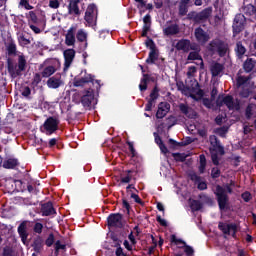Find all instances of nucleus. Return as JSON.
Instances as JSON below:
<instances>
[{"label":"nucleus","instance_id":"nucleus-1","mask_svg":"<svg viewBox=\"0 0 256 256\" xmlns=\"http://www.w3.org/2000/svg\"><path fill=\"white\" fill-rule=\"evenodd\" d=\"M6 63L7 71L9 75L12 77V79H17V77H21L22 72L25 71V69H27V59L23 54L18 56L17 66L13 64V60L11 58H8Z\"/></svg>","mask_w":256,"mask_h":256},{"label":"nucleus","instance_id":"nucleus-2","mask_svg":"<svg viewBox=\"0 0 256 256\" xmlns=\"http://www.w3.org/2000/svg\"><path fill=\"white\" fill-rule=\"evenodd\" d=\"M210 53H217L219 57H225L229 53V44L219 38L213 39L208 44Z\"/></svg>","mask_w":256,"mask_h":256},{"label":"nucleus","instance_id":"nucleus-3","mask_svg":"<svg viewBox=\"0 0 256 256\" xmlns=\"http://www.w3.org/2000/svg\"><path fill=\"white\" fill-rule=\"evenodd\" d=\"M212 13L213 9L211 7L205 8L200 12L190 11L187 14L186 19L188 21H192V23H195V25H199V23H205V21L211 17Z\"/></svg>","mask_w":256,"mask_h":256},{"label":"nucleus","instance_id":"nucleus-4","mask_svg":"<svg viewBox=\"0 0 256 256\" xmlns=\"http://www.w3.org/2000/svg\"><path fill=\"white\" fill-rule=\"evenodd\" d=\"M214 195L216 197L220 211H225V209H229V195L227 194V190L223 188V186L216 185Z\"/></svg>","mask_w":256,"mask_h":256},{"label":"nucleus","instance_id":"nucleus-5","mask_svg":"<svg viewBox=\"0 0 256 256\" xmlns=\"http://www.w3.org/2000/svg\"><path fill=\"white\" fill-rule=\"evenodd\" d=\"M59 123H61L59 118L50 116L45 120L44 124L40 128V131L48 136L53 135V133L59 131Z\"/></svg>","mask_w":256,"mask_h":256},{"label":"nucleus","instance_id":"nucleus-6","mask_svg":"<svg viewBox=\"0 0 256 256\" xmlns=\"http://www.w3.org/2000/svg\"><path fill=\"white\" fill-rule=\"evenodd\" d=\"M107 225L109 229H123V227H125V224L123 223V214L111 213L107 217Z\"/></svg>","mask_w":256,"mask_h":256},{"label":"nucleus","instance_id":"nucleus-7","mask_svg":"<svg viewBox=\"0 0 256 256\" xmlns=\"http://www.w3.org/2000/svg\"><path fill=\"white\" fill-rule=\"evenodd\" d=\"M216 103L218 107H223V105H226L229 111H239V109H241V104H239V102H235L231 95L224 96L222 100H217Z\"/></svg>","mask_w":256,"mask_h":256},{"label":"nucleus","instance_id":"nucleus-8","mask_svg":"<svg viewBox=\"0 0 256 256\" xmlns=\"http://www.w3.org/2000/svg\"><path fill=\"white\" fill-rule=\"evenodd\" d=\"M245 15L243 14H237L234 18L232 29H233V35L234 37H237L239 33L243 32L245 29Z\"/></svg>","mask_w":256,"mask_h":256},{"label":"nucleus","instance_id":"nucleus-9","mask_svg":"<svg viewBox=\"0 0 256 256\" xmlns=\"http://www.w3.org/2000/svg\"><path fill=\"white\" fill-rule=\"evenodd\" d=\"M171 242L175 243V245H183L179 246V249H183L185 255L195 256V249L192 246L188 245L187 242H185L184 240L178 239L177 236L172 235Z\"/></svg>","mask_w":256,"mask_h":256},{"label":"nucleus","instance_id":"nucleus-10","mask_svg":"<svg viewBox=\"0 0 256 256\" xmlns=\"http://www.w3.org/2000/svg\"><path fill=\"white\" fill-rule=\"evenodd\" d=\"M110 245L111 247H114L116 249L115 255L116 256H127V254L123 253V247H121V244L123 243V240L119 238V235H117L115 232H112L110 234Z\"/></svg>","mask_w":256,"mask_h":256},{"label":"nucleus","instance_id":"nucleus-11","mask_svg":"<svg viewBox=\"0 0 256 256\" xmlns=\"http://www.w3.org/2000/svg\"><path fill=\"white\" fill-rule=\"evenodd\" d=\"M194 37L200 45H206L209 39H211V36L209 35V32L205 31L201 27H197L194 30Z\"/></svg>","mask_w":256,"mask_h":256},{"label":"nucleus","instance_id":"nucleus-12","mask_svg":"<svg viewBox=\"0 0 256 256\" xmlns=\"http://www.w3.org/2000/svg\"><path fill=\"white\" fill-rule=\"evenodd\" d=\"M93 101H95V90L93 89L86 90L83 96L81 97V103L83 107H85L86 109H89Z\"/></svg>","mask_w":256,"mask_h":256},{"label":"nucleus","instance_id":"nucleus-13","mask_svg":"<svg viewBox=\"0 0 256 256\" xmlns=\"http://www.w3.org/2000/svg\"><path fill=\"white\" fill-rule=\"evenodd\" d=\"M40 213L42 217H51V215H57V210H55L53 202L48 201L41 204Z\"/></svg>","mask_w":256,"mask_h":256},{"label":"nucleus","instance_id":"nucleus-14","mask_svg":"<svg viewBox=\"0 0 256 256\" xmlns=\"http://www.w3.org/2000/svg\"><path fill=\"white\" fill-rule=\"evenodd\" d=\"M159 99V87L155 86L151 93H150V98L145 105V111H152L153 106L155 105V102Z\"/></svg>","mask_w":256,"mask_h":256},{"label":"nucleus","instance_id":"nucleus-15","mask_svg":"<svg viewBox=\"0 0 256 256\" xmlns=\"http://www.w3.org/2000/svg\"><path fill=\"white\" fill-rule=\"evenodd\" d=\"M31 247L35 253L41 254L43 253V249L45 247V240L41 235H38L34 237Z\"/></svg>","mask_w":256,"mask_h":256},{"label":"nucleus","instance_id":"nucleus-16","mask_svg":"<svg viewBox=\"0 0 256 256\" xmlns=\"http://www.w3.org/2000/svg\"><path fill=\"white\" fill-rule=\"evenodd\" d=\"M171 111V104L169 102H160L156 112V119H163Z\"/></svg>","mask_w":256,"mask_h":256},{"label":"nucleus","instance_id":"nucleus-17","mask_svg":"<svg viewBox=\"0 0 256 256\" xmlns=\"http://www.w3.org/2000/svg\"><path fill=\"white\" fill-rule=\"evenodd\" d=\"M63 55H64V71H67V69H69V67H71L73 60L75 59V50L74 49H66L64 51Z\"/></svg>","mask_w":256,"mask_h":256},{"label":"nucleus","instance_id":"nucleus-18","mask_svg":"<svg viewBox=\"0 0 256 256\" xmlns=\"http://www.w3.org/2000/svg\"><path fill=\"white\" fill-rule=\"evenodd\" d=\"M210 145L213 147L214 151L220 153V155H225V148L221 145V141L217 136L210 135L209 137Z\"/></svg>","mask_w":256,"mask_h":256},{"label":"nucleus","instance_id":"nucleus-19","mask_svg":"<svg viewBox=\"0 0 256 256\" xmlns=\"http://www.w3.org/2000/svg\"><path fill=\"white\" fill-rule=\"evenodd\" d=\"M190 181H193L195 185H197V189L199 191H205L207 189V182L202 181V177L197 175V173H192L189 175Z\"/></svg>","mask_w":256,"mask_h":256},{"label":"nucleus","instance_id":"nucleus-20","mask_svg":"<svg viewBox=\"0 0 256 256\" xmlns=\"http://www.w3.org/2000/svg\"><path fill=\"white\" fill-rule=\"evenodd\" d=\"M253 93L256 94V85L255 82L252 81L247 88L242 87L239 95L242 99H249L250 95H253Z\"/></svg>","mask_w":256,"mask_h":256},{"label":"nucleus","instance_id":"nucleus-21","mask_svg":"<svg viewBox=\"0 0 256 256\" xmlns=\"http://www.w3.org/2000/svg\"><path fill=\"white\" fill-rule=\"evenodd\" d=\"M80 3L81 0H70L68 5L69 15H75L76 17H79V15H81V10L79 9Z\"/></svg>","mask_w":256,"mask_h":256},{"label":"nucleus","instance_id":"nucleus-22","mask_svg":"<svg viewBox=\"0 0 256 256\" xmlns=\"http://www.w3.org/2000/svg\"><path fill=\"white\" fill-rule=\"evenodd\" d=\"M17 231L22 243H27V239L29 237V232L27 231V221L20 223Z\"/></svg>","mask_w":256,"mask_h":256},{"label":"nucleus","instance_id":"nucleus-23","mask_svg":"<svg viewBox=\"0 0 256 256\" xmlns=\"http://www.w3.org/2000/svg\"><path fill=\"white\" fill-rule=\"evenodd\" d=\"M190 47L191 40L189 39H181L175 45L176 51H183L184 53H189Z\"/></svg>","mask_w":256,"mask_h":256},{"label":"nucleus","instance_id":"nucleus-24","mask_svg":"<svg viewBox=\"0 0 256 256\" xmlns=\"http://www.w3.org/2000/svg\"><path fill=\"white\" fill-rule=\"evenodd\" d=\"M3 169H15L19 167V160L17 158H6L1 161Z\"/></svg>","mask_w":256,"mask_h":256},{"label":"nucleus","instance_id":"nucleus-25","mask_svg":"<svg viewBox=\"0 0 256 256\" xmlns=\"http://www.w3.org/2000/svg\"><path fill=\"white\" fill-rule=\"evenodd\" d=\"M189 3H191V0H180L178 4L179 17H185V15L187 16V13H189Z\"/></svg>","mask_w":256,"mask_h":256},{"label":"nucleus","instance_id":"nucleus-26","mask_svg":"<svg viewBox=\"0 0 256 256\" xmlns=\"http://www.w3.org/2000/svg\"><path fill=\"white\" fill-rule=\"evenodd\" d=\"M251 75L249 76H238L236 78V87L237 89H241V87H246L248 88L250 83H251Z\"/></svg>","mask_w":256,"mask_h":256},{"label":"nucleus","instance_id":"nucleus-27","mask_svg":"<svg viewBox=\"0 0 256 256\" xmlns=\"http://www.w3.org/2000/svg\"><path fill=\"white\" fill-rule=\"evenodd\" d=\"M65 44L67 47L75 45V27H70L65 35Z\"/></svg>","mask_w":256,"mask_h":256},{"label":"nucleus","instance_id":"nucleus-28","mask_svg":"<svg viewBox=\"0 0 256 256\" xmlns=\"http://www.w3.org/2000/svg\"><path fill=\"white\" fill-rule=\"evenodd\" d=\"M142 37H147L149 31H151V14H146L143 18Z\"/></svg>","mask_w":256,"mask_h":256},{"label":"nucleus","instance_id":"nucleus-29","mask_svg":"<svg viewBox=\"0 0 256 256\" xmlns=\"http://www.w3.org/2000/svg\"><path fill=\"white\" fill-rule=\"evenodd\" d=\"M179 109H180L181 113H183V115L188 117V119H195V117H197V113L195 111H193L191 108H189V106L187 104L181 103L179 105Z\"/></svg>","mask_w":256,"mask_h":256},{"label":"nucleus","instance_id":"nucleus-30","mask_svg":"<svg viewBox=\"0 0 256 256\" xmlns=\"http://www.w3.org/2000/svg\"><path fill=\"white\" fill-rule=\"evenodd\" d=\"M225 70V66L219 62H215L210 66V72L212 77H219Z\"/></svg>","mask_w":256,"mask_h":256},{"label":"nucleus","instance_id":"nucleus-31","mask_svg":"<svg viewBox=\"0 0 256 256\" xmlns=\"http://www.w3.org/2000/svg\"><path fill=\"white\" fill-rule=\"evenodd\" d=\"M47 85L50 89H59L61 87V74L49 78Z\"/></svg>","mask_w":256,"mask_h":256},{"label":"nucleus","instance_id":"nucleus-32","mask_svg":"<svg viewBox=\"0 0 256 256\" xmlns=\"http://www.w3.org/2000/svg\"><path fill=\"white\" fill-rule=\"evenodd\" d=\"M6 51L9 57H15L17 55V44L15 40L10 39L8 43H6Z\"/></svg>","mask_w":256,"mask_h":256},{"label":"nucleus","instance_id":"nucleus-33","mask_svg":"<svg viewBox=\"0 0 256 256\" xmlns=\"http://www.w3.org/2000/svg\"><path fill=\"white\" fill-rule=\"evenodd\" d=\"M178 33H179V25L177 24L169 25L163 29V34L166 35V37L178 35Z\"/></svg>","mask_w":256,"mask_h":256},{"label":"nucleus","instance_id":"nucleus-34","mask_svg":"<svg viewBox=\"0 0 256 256\" xmlns=\"http://www.w3.org/2000/svg\"><path fill=\"white\" fill-rule=\"evenodd\" d=\"M219 231H222L224 235H231V230L235 229V224H226L225 222H219Z\"/></svg>","mask_w":256,"mask_h":256},{"label":"nucleus","instance_id":"nucleus-35","mask_svg":"<svg viewBox=\"0 0 256 256\" xmlns=\"http://www.w3.org/2000/svg\"><path fill=\"white\" fill-rule=\"evenodd\" d=\"M234 51H235L236 57H238V59H243V56L245 55V53H247V48H245V46H243V42L238 41L236 43V47H235Z\"/></svg>","mask_w":256,"mask_h":256},{"label":"nucleus","instance_id":"nucleus-36","mask_svg":"<svg viewBox=\"0 0 256 256\" xmlns=\"http://www.w3.org/2000/svg\"><path fill=\"white\" fill-rule=\"evenodd\" d=\"M256 61L253 58H248L243 63V69L246 73H251L255 69Z\"/></svg>","mask_w":256,"mask_h":256},{"label":"nucleus","instance_id":"nucleus-37","mask_svg":"<svg viewBox=\"0 0 256 256\" xmlns=\"http://www.w3.org/2000/svg\"><path fill=\"white\" fill-rule=\"evenodd\" d=\"M159 59V54L157 53L156 50H150L148 54V58L146 59L147 65H155V62L158 61Z\"/></svg>","mask_w":256,"mask_h":256},{"label":"nucleus","instance_id":"nucleus-38","mask_svg":"<svg viewBox=\"0 0 256 256\" xmlns=\"http://www.w3.org/2000/svg\"><path fill=\"white\" fill-rule=\"evenodd\" d=\"M16 183H20V185H30L33 183V178H31L30 173L24 172L22 179L16 180Z\"/></svg>","mask_w":256,"mask_h":256},{"label":"nucleus","instance_id":"nucleus-39","mask_svg":"<svg viewBox=\"0 0 256 256\" xmlns=\"http://www.w3.org/2000/svg\"><path fill=\"white\" fill-rule=\"evenodd\" d=\"M56 71L57 69L55 68V66H47L41 72V76L47 79L51 77V75H53Z\"/></svg>","mask_w":256,"mask_h":256},{"label":"nucleus","instance_id":"nucleus-40","mask_svg":"<svg viewBox=\"0 0 256 256\" xmlns=\"http://www.w3.org/2000/svg\"><path fill=\"white\" fill-rule=\"evenodd\" d=\"M84 21L89 25V27H93L97 25V15L95 14H85Z\"/></svg>","mask_w":256,"mask_h":256},{"label":"nucleus","instance_id":"nucleus-41","mask_svg":"<svg viewBox=\"0 0 256 256\" xmlns=\"http://www.w3.org/2000/svg\"><path fill=\"white\" fill-rule=\"evenodd\" d=\"M150 82V75L149 74H143V78L140 81L139 89L140 91H147V85Z\"/></svg>","mask_w":256,"mask_h":256},{"label":"nucleus","instance_id":"nucleus-42","mask_svg":"<svg viewBox=\"0 0 256 256\" xmlns=\"http://www.w3.org/2000/svg\"><path fill=\"white\" fill-rule=\"evenodd\" d=\"M199 159H200L199 173H201V175H203V173H205V169L207 167V158L205 157V154H201L199 156Z\"/></svg>","mask_w":256,"mask_h":256},{"label":"nucleus","instance_id":"nucleus-43","mask_svg":"<svg viewBox=\"0 0 256 256\" xmlns=\"http://www.w3.org/2000/svg\"><path fill=\"white\" fill-rule=\"evenodd\" d=\"M172 157L177 163H185V161H187V154L185 153H172Z\"/></svg>","mask_w":256,"mask_h":256},{"label":"nucleus","instance_id":"nucleus-44","mask_svg":"<svg viewBox=\"0 0 256 256\" xmlns=\"http://www.w3.org/2000/svg\"><path fill=\"white\" fill-rule=\"evenodd\" d=\"M59 251H67V245L61 244V240H57L54 244L55 255H59Z\"/></svg>","mask_w":256,"mask_h":256},{"label":"nucleus","instance_id":"nucleus-45","mask_svg":"<svg viewBox=\"0 0 256 256\" xmlns=\"http://www.w3.org/2000/svg\"><path fill=\"white\" fill-rule=\"evenodd\" d=\"M187 61H203V58L199 54V51H192L189 53Z\"/></svg>","mask_w":256,"mask_h":256},{"label":"nucleus","instance_id":"nucleus-46","mask_svg":"<svg viewBox=\"0 0 256 256\" xmlns=\"http://www.w3.org/2000/svg\"><path fill=\"white\" fill-rule=\"evenodd\" d=\"M190 209H192V211H201V209H203V203L199 200H192L190 203Z\"/></svg>","mask_w":256,"mask_h":256},{"label":"nucleus","instance_id":"nucleus-47","mask_svg":"<svg viewBox=\"0 0 256 256\" xmlns=\"http://www.w3.org/2000/svg\"><path fill=\"white\" fill-rule=\"evenodd\" d=\"M76 39L80 43H85V41H87V33L83 29L78 30Z\"/></svg>","mask_w":256,"mask_h":256},{"label":"nucleus","instance_id":"nucleus-48","mask_svg":"<svg viewBox=\"0 0 256 256\" xmlns=\"http://www.w3.org/2000/svg\"><path fill=\"white\" fill-rule=\"evenodd\" d=\"M44 244L46 245V247H53V245H55V234H53V232L48 235V237L44 241Z\"/></svg>","mask_w":256,"mask_h":256},{"label":"nucleus","instance_id":"nucleus-49","mask_svg":"<svg viewBox=\"0 0 256 256\" xmlns=\"http://www.w3.org/2000/svg\"><path fill=\"white\" fill-rule=\"evenodd\" d=\"M18 42L21 47H26V45H31V39L26 38L25 35H20L18 37Z\"/></svg>","mask_w":256,"mask_h":256},{"label":"nucleus","instance_id":"nucleus-50","mask_svg":"<svg viewBox=\"0 0 256 256\" xmlns=\"http://www.w3.org/2000/svg\"><path fill=\"white\" fill-rule=\"evenodd\" d=\"M2 256H15V250L11 246H5L2 251Z\"/></svg>","mask_w":256,"mask_h":256},{"label":"nucleus","instance_id":"nucleus-51","mask_svg":"<svg viewBox=\"0 0 256 256\" xmlns=\"http://www.w3.org/2000/svg\"><path fill=\"white\" fill-rule=\"evenodd\" d=\"M85 15H97V6L95 4L88 5Z\"/></svg>","mask_w":256,"mask_h":256},{"label":"nucleus","instance_id":"nucleus-52","mask_svg":"<svg viewBox=\"0 0 256 256\" xmlns=\"http://www.w3.org/2000/svg\"><path fill=\"white\" fill-rule=\"evenodd\" d=\"M21 95H22V97H25L26 99H30V97H31V88L29 86L22 87Z\"/></svg>","mask_w":256,"mask_h":256},{"label":"nucleus","instance_id":"nucleus-53","mask_svg":"<svg viewBox=\"0 0 256 256\" xmlns=\"http://www.w3.org/2000/svg\"><path fill=\"white\" fill-rule=\"evenodd\" d=\"M228 131H229V127H227V126H222V127L216 129V133H217V135H219V137H225V135H227Z\"/></svg>","mask_w":256,"mask_h":256},{"label":"nucleus","instance_id":"nucleus-54","mask_svg":"<svg viewBox=\"0 0 256 256\" xmlns=\"http://www.w3.org/2000/svg\"><path fill=\"white\" fill-rule=\"evenodd\" d=\"M40 82H41V74L36 73L34 75V78H33L32 82H31L32 89H35V87H37V85H39Z\"/></svg>","mask_w":256,"mask_h":256},{"label":"nucleus","instance_id":"nucleus-55","mask_svg":"<svg viewBox=\"0 0 256 256\" xmlns=\"http://www.w3.org/2000/svg\"><path fill=\"white\" fill-rule=\"evenodd\" d=\"M168 145H170L171 149H177V147H183V143L182 142H177L173 138H170L168 140Z\"/></svg>","mask_w":256,"mask_h":256},{"label":"nucleus","instance_id":"nucleus-56","mask_svg":"<svg viewBox=\"0 0 256 256\" xmlns=\"http://www.w3.org/2000/svg\"><path fill=\"white\" fill-rule=\"evenodd\" d=\"M33 231L37 233V235H41V233H43V224L41 222H36L33 226Z\"/></svg>","mask_w":256,"mask_h":256},{"label":"nucleus","instance_id":"nucleus-57","mask_svg":"<svg viewBox=\"0 0 256 256\" xmlns=\"http://www.w3.org/2000/svg\"><path fill=\"white\" fill-rule=\"evenodd\" d=\"M147 40L145 41V45L146 47H149L150 51H154L156 50V46H155V42L153 41V39L149 38V36H146Z\"/></svg>","mask_w":256,"mask_h":256},{"label":"nucleus","instance_id":"nucleus-58","mask_svg":"<svg viewBox=\"0 0 256 256\" xmlns=\"http://www.w3.org/2000/svg\"><path fill=\"white\" fill-rule=\"evenodd\" d=\"M211 177L212 179H219L221 177V170L217 167L212 168Z\"/></svg>","mask_w":256,"mask_h":256},{"label":"nucleus","instance_id":"nucleus-59","mask_svg":"<svg viewBox=\"0 0 256 256\" xmlns=\"http://www.w3.org/2000/svg\"><path fill=\"white\" fill-rule=\"evenodd\" d=\"M241 198L245 203H249L253 199V196L251 195V192L245 191L244 193L241 194Z\"/></svg>","mask_w":256,"mask_h":256},{"label":"nucleus","instance_id":"nucleus-60","mask_svg":"<svg viewBox=\"0 0 256 256\" xmlns=\"http://www.w3.org/2000/svg\"><path fill=\"white\" fill-rule=\"evenodd\" d=\"M21 7H24L26 11H31L33 9V6L29 4V0H20Z\"/></svg>","mask_w":256,"mask_h":256},{"label":"nucleus","instance_id":"nucleus-61","mask_svg":"<svg viewBox=\"0 0 256 256\" xmlns=\"http://www.w3.org/2000/svg\"><path fill=\"white\" fill-rule=\"evenodd\" d=\"M82 80L85 84L93 83V81H95L94 76L91 74H87V73L82 77Z\"/></svg>","mask_w":256,"mask_h":256},{"label":"nucleus","instance_id":"nucleus-62","mask_svg":"<svg viewBox=\"0 0 256 256\" xmlns=\"http://www.w3.org/2000/svg\"><path fill=\"white\" fill-rule=\"evenodd\" d=\"M132 179H135L134 177H133V175H126V176H122L121 178H120V183H131V180Z\"/></svg>","mask_w":256,"mask_h":256},{"label":"nucleus","instance_id":"nucleus-63","mask_svg":"<svg viewBox=\"0 0 256 256\" xmlns=\"http://www.w3.org/2000/svg\"><path fill=\"white\" fill-rule=\"evenodd\" d=\"M73 85L74 87H83V85H85V82L83 81V78H75L73 81Z\"/></svg>","mask_w":256,"mask_h":256},{"label":"nucleus","instance_id":"nucleus-64","mask_svg":"<svg viewBox=\"0 0 256 256\" xmlns=\"http://www.w3.org/2000/svg\"><path fill=\"white\" fill-rule=\"evenodd\" d=\"M29 19L32 21V23H37V21H39L37 14L34 11L29 12Z\"/></svg>","mask_w":256,"mask_h":256}]
</instances>
